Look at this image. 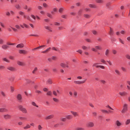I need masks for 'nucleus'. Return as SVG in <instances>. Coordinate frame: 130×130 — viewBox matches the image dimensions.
I'll return each instance as SVG.
<instances>
[{"mask_svg": "<svg viewBox=\"0 0 130 130\" xmlns=\"http://www.w3.org/2000/svg\"><path fill=\"white\" fill-rule=\"evenodd\" d=\"M121 69L123 71H126V68L123 67H121Z\"/></svg>", "mask_w": 130, "mask_h": 130, "instance_id": "338daca9", "label": "nucleus"}, {"mask_svg": "<svg viewBox=\"0 0 130 130\" xmlns=\"http://www.w3.org/2000/svg\"><path fill=\"white\" fill-rule=\"evenodd\" d=\"M94 123L93 122H89L86 124V126L88 127H91L94 126Z\"/></svg>", "mask_w": 130, "mask_h": 130, "instance_id": "6e6552de", "label": "nucleus"}, {"mask_svg": "<svg viewBox=\"0 0 130 130\" xmlns=\"http://www.w3.org/2000/svg\"><path fill=\"white\" fill-rule=\"evenodd\" d=\"M110 51L108 49L106 50L105 52V54L106 56H108L109 55Z\"/></svg>", "mask_w": 130, "mask_h": 130, "instance_id": "a211bd4d", "label": "nucleus"}, {"mask_svg": "<svg viewBox=\"0 0 130 130\" xmlns=\"http://www.w3.org/2000/svg\"><path fill=\"white\" fill-rule=\"evenodd\" d=\"M8 111V110L5 108H0V112H7Z\"/></svg>", "mask_w": 130, "mask_h": 130, "instance_id": "f8f14e48", "label": "nucleus"}, {"mask_svg": "<svg viewBox=\"0 0 130 130\" xmlns=\"http://www.w3.org/2000/svg\"><path fill=\"white\" fill-rule=\"evenodd\" d=\"M116 124L118 126H121L122 124L118 120H117L116 121Z\"/></svg>", "mask_w": 130, "mask_h": 130, "instance_id": "4be33fe9", "label": "nucleus"}, {"mask_svg": "<svg viewBox=\"0 0 130 130\" xmlns=\"http://www.w3.org/2000/svg\"><path fill=\"white\" fill-rule=\"evenodd\" d=\"M47 95L51 96L52 95V93H51V91H48L47 92Z\"/></svg>", "mask_w": 130, "mask_h": 130, "instance_id": "e2e57ef3", "label": "nucleus"}, {"mask_svg": "<svg viewBox=\"0 0 130 130\" xmlns=\"http://www.w3.org/2000/svg\"><path fill=\"white\" fill-rule=\"evenodd\" d=\"M54 24L55 25L59 26L60 25V23H59L55 22L54 23Z\"/></svg>", "mask_w": 130, "mask_h": 130, "instance_id": "79ce46f5", "label": "nucleus"}, {"mask_svg": "<svg viewBox=\"0 0 130 130\" xmlns=\"http://www.w3.org/2000/svg\"><path fill=\"white\" fill-rule=\"evenodd\" d=\"M30 127V126L29 125H27L26 126L24 127L23 128L25 129H26L29 128Z\"/></svg>", "mask_w": 130, "mask_h": 130, "instance_id": "a18cd8bd", "label": "nucleus"}, {"mask_svg": "<svg viewBox=\"0 0 130 130\" xmlns=\"http://www.w3.org/2000/svg\"><path fill=\"white\" fill-rule=\"evenodd\" d=\"M100 61L101 63L104 64H105L106 62V61L103 58H102L100 59Z\"/></svg>", "mask_w": 130, "mask_h": 130, "instance_id": "473e14b6", "label": "nucleus"}, {"mask_svg": "<svg viewBox=\"0 0 130 130\" xmlns=\"http://www.w3.org/2000/svg\"><path fill=\"white\" fill-rule=\"evenodd\" d=\"M19 14L22 16H23L25 14V12L21 11H19Z\"/></svg>", "mask_w": 130, "mask_h": 130, "instance_id": "72a5a7b5", "label": "nucleus"}, {"mask_svg": "<svg viewBox=\"0 0 130 130\" xmlns=\"http://www.w3.org/2000/svg\"><path fill=\"white\" fill-rule=\"evenodd\" d=\"M15 27L17 29H20L21 28L20 26L17 24L15 25Z\"/></svg>", "mask_w": 130, "mask_h": 130, "instance_id": "de8ad7c7", "label": "nucleus"}, {"mask_svg": "<svg viewBox=\"0 0 130 130\" xmlns=\"http://www.w3.org/2000/svg\"><path fill=\"white\" fill-rule=\"evenodd\" d=\"M126 57L128 59L130 60V55L128 54H127L126 55Z\"/></svg>", "mask_w": 130, "mask_h": 130, "instance_id": "6e6d98bb", "label": "nucleus"}, {"mask_svg": "<svg viewBox=\"0 0 130 130\" xmlns=\"http://www.w3.org/2000/svg\"><path fill=\"white\" fill-rule=\"evenodd\" d=\"M44 28L48 30L50 32H52L53 31L52 28L50 26H45Z\"/></svg>", "mask_w": 130, "mask_h": 130, "instance_id": "0eeeda50", "label": "nucleus"}, {"mask_svg": "<svg viewBox=\"0 0 130 130\" xmlns=\"http://www.w3.org/2000/svg\"><path fill=\"white\" fill-rule=\"evenodd\" d=\"M44 21L45 22H48L49 21V20L48 19H44Z\"/></svg>", "mask_w": 130, "mask_h": 130, "instance_id": "774afa93", "label": "nucleus"}, {"mask_svg": "<svg viewBox=\"0 0 130 130\" xmlns=\"http://www.w3.org/2000/svg\"><path fill=\"white\" fill-rule=\"evenodd\" d=\"M53 100L55 102H58L59 101V100L58 99L55 98H53Z\"/></svg>", "mask_w": 130, "mask_h": 130, "instance_id": "37998d69", "label": "nucleus"}, {"mask_svg": "<svg viewBox=\"0 0 130 130\" xmlns=\"http://www.w3.org/2000/svg\"><path fill=\"white\" fill-rule=\"evenodd\" d=\"M63 10H64V8H60L59 9V12L60 13H62L63 12Z\"/></svg>", "mask_w": 130, "mask_h": 130, "instance_id": "cd10ccee", "label": "nucleus"}, {"mask_svg": "<svg viewBox=\"0 0 130 130\" xmlns=\"http://www.w3.org/2000/svg\"><path fill=\"white\" fill-rule=\"evenodd\" d=\"M19 119L22 120H26L27 119V118L26 117H20Z\"/></svg>", "mask_w": 130, "mask_h": 130, "instance_id": "680f3d73", "label": "nucleus"}, {"mask_svg": "<svg viewBox=\"0 0 130 130\" xmlns=\"http://www.w3.org/2000/svg\"><path fill=\"white\" fill-rule=\"evenodd\" d=\"M52 59L53 60H56L57 59V58L55 56H52L51 57Z\"/></svg>", "mask_w": 130, "mask_h": 130, "instance_id": "603ef678", "label": "nucleus"}, {"mask_svg": "<svg viewBox=\"0 0 130 130\" xmlns=\"http://www.w3.org/2000/svg\"><path fill=\"white\" fill-rule=\"evenodd\" d=\"M23 18L24 19H26L27 20H29L30 19L29 17L28 16H26L25 14H24L23 15Z\"/></svg>", "mask_w": 130, "mask_h": 130, "instance_id": "5701e85b", "label": "nucleus"}, {"mask_svg": "<svg viewBox=\"0 0 130 130\" xmlns=\"http://www.w3.org/2000/svg\"><path fill=\"white\" fill-rule=\"evenodd\" d=\"M19 53L20 54L26 55L27 53V51L24 50H18Z\"/></svg>", "mask_w": 130, "mask_h": 130, "instance_id": "20e7f679", "label": "nucleus"}, {"mask_svg": "<svg viewBox=\"0 0 130 130\" xmlns=\"http://www.w3.org/2000/svg\"><path fill=\"white\" fill-rule=\"evenodd\" d=\"M101 111L103 113H108V111L105 110H101Z\"/></svg>", "mask_w": 130, "mask_h": 130, "instance_id": "e433bc0d", "label": "nucleus"}, {"mask_svg": "<svg viewBox=\"0 0 130 130\" xmlns=\"http://www.w3.org/2000/svg\"><path fill=\"white\" fill-rule=\"evenodd\" d=\"M107 62L108 63L110 66H111L112 65V62L110 60L107 61Z\"/></svg>", "mask_w": 130, "mask_h": 130, "instance_id": "09e8293b", "label": "nucleus"}, {"mask_svg": "<svg viewBox=\"0 0 130 130\" xmlns=\"http://www.w3.org/2000/svg\"><path fill=\"white\" fill-rule=\"evenodd\" d=\"M95 1L98 3H103V1L102 0H96Z\"/></svg>", "mask_w": 130, "mask_h": 130, "instance_id": "a19ab883", "label": "nucleus"}, {"mask_svg": "<svg viewBox=\"0 0 130 130\" xmlns=\"http://www.w3.org/2000/svg\"><path fill=\"white\" fill-rule=\"evenodd\" d=\"M1 93L3 97H6V94L4 92H3L2 91H1Z\"/></svg>", "mask_w": 130, "mask_h": 130, "instance_id": "2f4dec72", "label": "nucleus"}, {"mask_svg": "<svg viewBox=\"0 0 130 130\" xmlns=\"http://www.w3.org/2000/svg\"><path fill=\"white\" fill-rule=\"evenodd\" d=\"M16 98L19 102H22V99L21 95L20 94H18Z\"/></svg>", "mask_w": 130, "mask_h": 130, "instance_id": "423d86ee", "label": "nucleus"}, {"mask_svg": "<svg viewBox=\"0 0 130 130\" xmlns=\"http://www.w3.org/2000/svg\"><path fill=\"white\" fill-rule=\"evenodd\" d=\"M4 118L6 119H10L11 118V116L7 114L4 115L3 116Z\"/></svg>", "mask_w": 130, "mask_h": 130, "instance_id": "ddd939ff", "label": "nucleus"}, {"mask_svg": "<svg viewBox=\"0 0 130 130\" xmlns=\"http://www.w3.org/2000/svg\"><path fill=\"white\" fill-rule=\"evenodd\" d=\"M10 90H11V92H13L14 90V88L13 87L11 86L10 87Z\"/></svg>", "mask_w": 130, "mask_h": 130, "instance_id": "052dcab7", "label": "nucleus"}, {"mask_svg": "<svg viewBox=\"0 0 130 130\" xmlns=\"http://www.w3.org/2000/svg\"><path fill=\"white\" fill-rule=\"evenodd\" d=\"M100 64V63H95L93 64L92 66L93 67H95L97 68H100L103 69H105V67L103 66L99 65V64Z\"/></svg>", "mask_w": 130, "mask_h": 130, "instance_id": "f257e3e1", "label": "nucleus"}, {"mask_svg": "<svg viewBox=\"0 0 130 130\" xmlns=\"http://www.w3.org/2000/svg\"><path fill=\"white\" fill-rule=\"evenodd\" d=\"M95 48L96 50H102V47L99 46H95Z\"/></svg>", "mask_w": 130, "mask_h": 130, "instance_id": "aec40b11", "label": "nucleus"}, {"mask_svg": "<svg viewBox=\"0 0 130 130\" xmlns=\"http://www.w3.org/2000/svg\"><path fill=\"white\" fill-rule=\"evenodd\" d=\"M67 120L66 118H60V120L63 122H65Z\"/></svg>", "mask_w": 130, "mask_h": 130, "instance_id": "bb28decb", "label": "nucleus"}, {"mask_svg": "<svg viewBox=\"0 0 130 130\" xmlns=\"http://www.w3.org/2000/svg\"><path fill=\"white\" fill-rule=\"evenodd\" d=\"M17 64L19 66H23L25 65V63L23 62L20 61H17Z\"/></svg>", "mask_w": 130, "mask_h": 130, "instance_id": "9b49d317", "label": "nucleus"}, {"mask_svg": "<svg viewBox=\"0 0 130 130\" xmlns=\"http://www.w3.org/2000/svg\"><path fill=\"white\" fill-rule=\"evenodd\" d=\"M119 41L121 42V43L123 44H124L123 41L122 40L121 38H119Z\"/></svg>", "mask_w": 130, "mask_h": 130, "instance_id": "bf43d9fd", "label": "nucleus"}, {"mask_svg": "<svg viewBox=\"0 0 130 130\" xmlns=\"http://www.w3.org/2000/svg\"><path fill=\"white\" fill-rule=\"evenodd\" d=\"M66 119L68 120L71 119L72 118V116L71 115H68L66 116H65Z\"/></svg>", "mask_w": 130, "mask_h": 130, "instance_id": "f3484780", "label": "nucleus"}, {"mask_svg": "<svg viewBox=\"0 0 130 130\" xmlns=\"http://www.w3.org/2000/svg\"><path fill=\"white\" fill-rule=\"evenodd\" d=\"M115 72L116 74L118 75H121L120 72L117 69H116L115 70Z\"/></svg>", "mask_w": 130, "mask_h": 130, "instance_id": "6ab92c4d", "label": "nucleus"}, {"mask_svg": "<svg viewBox=\"0 0 130 130\" xmlns=\"http://www.w3.org/2000/svg\"><path fill=\"white\" fill-rule=\"evenodd\" d=\"M2 47L3 49H6L8 47V46L6 45H2Z\"/></svg>", "mask_w": 130, "mask_h": 130, "instance_id": "a878e982", "label": "nucleus"}, {"mask_svg": "<svg viewBox=\"0 0 130 130\" xmlns=\"http://www.w3.org/2000/svg\"><path fill=\"white\" fill-rule=\"evenodd\" d=\"M119 94L121 96H124L126 95L127 93L126 92L124 91L122 92H120Z\"/></svg>", "mask_w": 130, "mask_h": 130, "instance_id": "dca6fc26", "label": "nucleus"}, {"mask_svg": "<svg viewBox=\"0 0 130 130\" xmlns=\"http://www.w3.org/2000/svg\"><path fill=\"white\" fill-rule=\"evenodd\" d=\"M75 130H85V129L83 127H78L76 128Z\"/></svg>", "mask_w": 130, "mask_h": 130, "instance_id": "393cba45", "label": "nucleus"}, {"mask_svg": "<svg viewBox=\"0 0 130 130\" xmlns=\"http://www.w3.org/2000/svg\"><path fill=\"white\" fill-rule=\"evenodd\" d=\"M45 46H46L45 45H42V46H40L39 47H37L36 48H35L33 49H32V50L33 51H34L35 50H37L38 49H39L41 48L42 47H45Z\"/></svg>", "mask_w": 130, "mask_h": 130, "instance_id": "4468645a", "label": "nucleus"}, {"mask_svg": "<svg viewBox=\"0 0 130 130\" xmlns=\"http://www.w3.org/2000/svg\"><path fill=\"white\" fill-rule=\"evenodd\" d=\"M37 70V67H35L34 70L32 71V73L34 74H35V72Z\"/></svg>", "mask_w": 130, "mask_h": 130, "instance_id": "58836bf2", "label": "nucleus"}, {"mask_svg": "<svg viewBox=\"0 0 130 130\" xmlns=\"http://www.w3.org/2000/svg\"><path fill=\"white\" fill-rule=\"evenodd\" d=\"M106 108H108L109 109H110L111 110H113V109L112 108H111L109 105H108L107 106H106Z\"/></svg>", "mask_w": 130, "mask_h": 130, "instance_id": "5fc2aeb1", "label": "nucleus"}, {"mask_svg": "<svg viewBox=\"0 0 130 130\" xmlns=\"http://www.w3.org/2000/svg\"><path fill=\"white\" fill-rule=\"evenodd\" d=\"M127 105L126 104H124L123 106V108L121 111L122 113H124L126 112L128 110Z\"/></svg>", "mask_w": 130, "mask_h": 130, "instance_id": "7ed1b4c3", "label": "nucleus"}, {"mask_svg": "<svg viewBox=\"0 0 130 130\" xmlns=\"http://www.w3.org/2000/svg\"><path fill=\"white\" fill-rule=\"evenodd\" d=\"M98 118L100 120H102L103 118V117L101 115L99 116Z\"/></svg>", "mask_w": 130, "mask_h": 130, "instance_id": "8fccbe9b", "label": "nucleus"}, {"mask_svg": "<svg viewBox=\"0 0 130 130\" xmlns=\"http://www.w3.org/2000/svg\"><path fill=\"white\" fill-rule=\"evenodd\" d=\"M24 46V45L23 43H20L18 44L16 46L17 48H22Z\"/></svg>", "mask_w": 130, "mask_h": 130, "instance_id": "9d476101", "label": "nucleus"}, {"mask_svg": "<svg viewBox=\"0 0 130 130\" xmlns=\"http://www.w3.org/2000/svg\"><path fill=\"white\" fill-rule=\"evenodd\" d=\"M15 7L17 9H19L21 8L20 5L18 4H16L15 5Z\"/></svg>", "mask_w": 130, "mask_h": 130, "instance_id": "7c9ffc66", "label": "nucleus"}, {"mask_svg": "<svg viewBox=\"0 0 130 130\" xmlns=\"http://www.w3.org/2000/svg\"><path fill=\"white\" fill-rule=\"evenodd\" d=\"M51 49V48L50 47L49 48H47L45 51H44L42 52L43 53H46L47 52H48V51H49Z\"/></svg>", "mask_w": 130, "mask_h": 130, "instance_id": "b1692460", "label": "nucleus"}, {"mask_svg": "<svg viewBox=\"0 0 130 130\" xmlns=\"http://www.w3.org/2000/svg\"><path fill=\"white\" fill-rule=\"evenodd\" d=\"M109 34L110 35H112L113 34V31L111 28H110V31L109 32Z\"/></svg>", "mask_w": 130, "mask_h": 130, "instance_id": "c03bdc74", "label": "nucleus"}, {"mask_svg": "<svg viewBox=\"0 0 130 130\" xmlns=\"http://www.w3.org/2000/svg\"><path fill=\"white\" fill-rule=\"evenodd\" d=\"M77 52L79 53L80 54H81L82 53V51L81 50H79L76 51Z\"/></svg>", "mask_w": 130, "mask_h": 130, "instance_id": "13d9d810", "label": "nucleus"}, {"mask_svg": "<svg viewBox=\"0 0 130 130\" xmlns=\"http://www.w3.org/2000/svg\"><path fill=\"white\" fill-rule=\"evenodd\" d=\"M61 17L63 18L66 19L67 18V15H61Z\"/></svg>", "mask_w": 130, "mask_h": 130, "instance_id": "864d4df0", "label": "nucleus"}, {"mask_svg": "<svg viewBox=\"0 0 130 130\" xmlns=\"http://www.w3.org/2000/svg\"><path fill=\"white\" fill-rule=\"evenodd\" d=\"M32 104L34 106H36V107H38V106L37 105H36V103H35L34 102H32Z\"/></svg>", "mask_w": 130, "mask_h": 130, "instance_id": "ea45409f", "label": "nucleus"}, {"mask_svg": "<svg viewBox=\"0 0 130 130\" xmlns=\"http://www.w3.org/2000/svg\"><path fill=\"white\" fill-rule=\"evenodd\" d=\"M82 48L84 50H86L87 49V47L85 46H83Z\"/></svg>", "mask_w": 130, "mask_h": 130, "instance_id": "4d7b16f0", "label": "nucleus"}, {"mask_svg": "<svg viewBox=\"0 0 130 130\" xmlns=\"http://www.w3.org/2000/svg\"><path fill=\"white\" fill-rule=\"evenodd\" d=\"M11 28L13 29V31L14 32H16L17 31V29L16 28H14L12 27H10Z\"/></svg>", "mask_w": 130, "mask_h": 130, "instance_id": "0e129e2a", "label": "nucleus"}, {"mask_svg": "<svg viewBox=\"0 0 130 130\" xmlns=\"http://www.w3.org/2000/svg\"><path fill=\"white\" fill-rule=\"evenodd\" d=\"M35 92V93H37L38 94H40L42 93V92L41 91L37 90H36Z\"/></svg>", "mask_w": 130, "mask_h": 130, "instance_id": "c9c22d12", "label": "nucleus"}, {"mask_svg": "<svg viewBox=\"0 0 130 130\" xmlns=\"http://www.w3.org/2000/svg\"><path fill=\"white\" fill-rule=\"evenodd\" d=\"M7 69L8 70L12 72L14 71L15 70V69L14 67L10 66H8L7 67Z\"/></svg>", "mask_w": 130, "mask_h": 130, "instance_id": "39448f33", "label": "nucleus"}, {"mask_svg": "<svg viewBox=\"0 0 130 130\" xmlns=\"http://www.w3.org/2000/svg\"><path fill=\"white\" fill-rule=\"evenodd\" d=\"M43 6L45 8L46 7L48 6V5L45 3H43Z\"/></svg>", "mask_w": 130, "mask_h": 130, "instance_id": "69168bd1", "label": "nucleus"}, {"mask_svg": "<svg viewBox=\"0 0 130 130\" xmlns=\"http://www.w3.org/2000/svg\"><path fill=\"white\" fill-rule=\"evenodd\" d=\"M68 63L67 62V64H65L63 62H61L60 64V66L62 68H65L66 67L67 68H69V66L67 64Z\"/></svg>", "mask_w": 130, "mask_h": 130, "instance_id": "1a4fd4ad", "label": "nucleus"}, {"mask_svg": "<svg viewBox=\"0 0 130 130\" xmlns=\"http://www.w3.org/2000/svg\"><path fill=\"white\" fill-rule=\"evenodd\" d=\"M84 17L86 18H88L90 17L89 15L88 14H85L84 15Z\"/></svg>", "mask_w": 130, "mask_h": 130, "instance_id": "49530a36", "label": "nucleus"}, {"mask_svg": "<svg viewBox=\"0 0 130 130\" xmlns=\"http://www.w3.org/2000/svg\"><path fill=\"white\" fill-rule=\"evenodd\" d=\"M89 6L90 8H95L96 7V6L94 4H89Z\"/></svg>", "mask_w": 130, "mask_h": 130, "instance_id": "412c9836", "label": "nucleus"}, {"mask_svg": "<svg viewBox=\"0 0 130 130\" xmlns=\"http://www.w3.org/2000/svg\"><path fill=\"white\" fill-rule=\"evenodd\" d=\"M85 82H74L75 84H82L84 83Z\"/></svg>", "mask_w": 130, "mask_h": 130, "instance_id": "f704fd0d", "label": "nucleus"}, {"mask_svg": "<svg viewBox=\"0 0 130 130\" xmlns=\"http://www.w3.org/2000/svg\"><path fill=\"white\" fill-rule=\"evenodd\" d=\"M19 109L23 113H27V111L26 109L23 107L22 105H19L18 106Z\"/></svg>", "mask_w": 130, "mask_h": 130, "instance_id": "f03ea898", "label": "nucleus"}, {"mask_svg": "<svg viewBox=\"0 0 130 130\" xmlns=\"http://www.w3.org/2000/svg\"><path fill=\"white\" fill-rule=\"evenodd\" d=\"M130 123V119H127L125 122V124L126 125Z\"/></svg>", "mask_w": 130, "mask_h": 130, "instance_id": "c756f323", "label": "nucleus"}, {"mask_svg": "<svg viewBox=\"0 0 130 130\" xmlns=\"http://www.w3.org/2000/svg\"><path fill=\"white\" fill-rule=\"evenodd\" d=\"M73 94L75 98H76L77 97V92L75 91L74 93Z\"/></svg>", "mask_w": 130, "mask_h": 130, "instance_id": "4c0bfd02", "label": "nucleus"}, {"mask_svg": "<svg viewBox=\"0 0 130 130\" xmlns=\"http://www.w3.org/2000/svg\"><path fill=\"white\" fill-rule=\"evenodd\" d=\"M53 117L54 116L53 115H51L46 117L45 119L46 120H48L53 118Z\"/></svg>", "mask_w": 130, "mask_h": 130, "instance_id": "2eb2a0df", "label": "nucleus"}, {"mask_svg": "<svg viewBox=\"0 0 130 130\" xmlns=\"http://www.w3.org/2000/svg\"><path fill=\"white\" fill-rule=\"evenodd\" d=\"M47 15L50 18H52V16L49 13H47Z\"/></svg>", "mask_w": 130, "mask_h": 130, "instance_id": "3c124183", "label": "nucleus"}, {"mask_svg": "<svg viewBox=\"0 0 130 130\" xmlns=\"http://www.w3.org/2000/svg\"><path fill=\"white\" fill-rule=\"evenodd\" d=\"M3 59L4 61L7 62L9 63L10 62V60L6 58H3Z\"/></svg>", "mask_w": 130, "mask_h": 130, "instance_id": "c85d7f7f", "label": "nucleus"}]
</instances>
